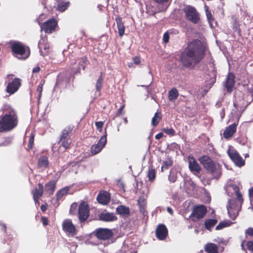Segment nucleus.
Here are the masks:
<instances>
[{
    "label": "nucleus",
    "instance_id": "obj_12",
    "mask_svg": "<svg viewBox=\"0 0 253 253\" xmlns=\"http://www.w3.org/2000/svg\"><path fill=\"white\" fill-rule=\"evenodd\" d=\"M107 142V132L105 131L104 134L100 138L97 144L92 146L91 151L93 154H96L100 152L105 146Z\"/></svg>",
    "mask_w": 253,
    "mask_h": 253
},
{
    "label": "nucleus",
    "instance_id": "obj_13",
    "mask_svg": "<svg viewBox=\"0 0 253 253\" xmlns=\"http://www.w3.org/2000/svg\"><path fill=\"white\" fill-rule=\"evenodd\" d=\"M95 235L99 239L106 240L111 238L113 233L109 229L100 228L96 230Z\"/></svg>",
    "mask_w": 253,
    "mask_h": 253
},
{
    "label": "nucleus",
    "instance_id": "obj_11",
    "mask_svg": "<svg viewBox=\"0 0 253 253\" xmlns=\"http://www.w3.org/2000/svg\"><path fill=\"white\" fill-rule=\"evenodd\" d=\"M78 211L80 220L81 222L85 221L89 216V209L88 205L85 202L81 203Z\"/></svg>",
    "mask_w": 253,
    "mask_h": 253
},
{
    "label": "nucleus",
    "instance_id": "obj_31",
    "mask_svg": "<svg viewBox=\"0 0 253 253\" xmlns=\"http://www.w3.org/2000/svg\"><path fill=\"white\" fill-rule=\"evenodd\" d=\"M205 250L208 253H218L217 246L213 243H208L205 247Z\"/></svg>",
    "mask_w": 253,
    "mask_h": 253
},
{
    "label": "nucleus",
    "instance_id": "obj_42",
    "mask_svg": "<svg viewBox=\"0 0 253 253\" xmlns=\"http://www.w3.org/2000/svg\"><path fill=\"white\" fill-rule=\"evenodd\" d=\"M168 178L170 182H175L177 179L176 172L175 171H170Z\"/></svg>",
    "mask_w": 253,
    "mask_h": 253
},
{
    "label": "nucleus",
    "instance_id": "obj_17",
    "mask_svg": "<svg viewBox=\"0 0 253 253\" xmlns=\"http://www.w3.org/2000/svg\"><path fill=\"white\" fill-rule=\"evenodd\" d=\"M168 231L164 224H159L156 229V235L160 240H165L168 236Z\"/></svg>",
    "mask_w": 253,
    "mask_h": 253
},
{
    "label": "nucleus",
    "instance_id": "obj_6",
    "mask_svg": "<svg viewBox=\"0 0 253 253\" xmlns=\"http://www.w3.org/2000/svg\"><path fill=\"white\" fill-rule=\"evenodd\" d=\"M87 64L86 58L83 57L77 60L74 59L71 60V73L76 74L80 73L81 68L84 69Z\"/></svg>",
    "mask_w": 253,
    "mask_h": 253
},
{
    "label": "nucleus",
    "instance_id": "obj_19",
    "mask_svg": "<svg viewBox=\"0 0 253 253\" xmlns=\"http://www.w3.org/2000/svg\"><path fill=\"white\" fill-rule=\"evenodd\" d=\"M99 219L105 222H112L116 220L117 217L113 213L104 212L99 215Z\"/></svg>",
    "mask_w": 253,
    "mask_h": 253
},
{
    "label": "nucleus",
    "instance_id": "obj_36",
    "mask_svg": "<svg viewBox=\"0 0 253 253\" xmlns=\"http://www.w3.org/2000/svg\"><path fill=\"white\" fill-rule=\"evenodd\" d=\"M69 189L70 188L69 187H65L59 190L56 194L57 200H59L62 197L66 195L69 192Z\"/></svg>",
    "mask_w": 253,
    "mask_h": 253
},
{
    "label": "nucleus",
    "instance_id": "obj_9",
    "mask_svg": "<svg viewBox=\"0 0 253 253\" xmlns=\"http://www.w3.org/2000/svg\"><path fill=\"white\" fill-rule=\"evenodd\" d=\"M228 154L233 162L238 166L241 167L244 165V161L239 155L237 151L230 147L227 151Z\"/></svg>",
    "mask_w": 253,
    "mask_h": 253
},
{
    "label": "nucleus",
    "instance_id": "obj_56",
    "mask_svg": "<svg viewBox=\"0 0 253 253\" xmlns=\"http://www.w3.org/2000/svg\"><path fill=\"white\" fill-rule=\"evenodd\" d=\"M124 107H125V105H122L119 108V109H118V112H117V115H121V114H123V110L124 109Z\"/></svg>",
    "mask_w": 253,
    "mask_h": 253
},
{
    "label": "nucleus",
    "instance_id": "obj_24",
    "mask_svg": "<svg viewBox=\"0 0 253 253\" xmlns=\"http://www.w3.org/2000/svg\"><path fill=\"white\" fill-rule=\"evenodd\" d=\"M235 77L232 73H229L227 78L225 87L228 92H231L235 84Z\"/></svg>",
    "mask_w": 253,
    "mask_h": 253
},
{
    "label": "nucleus",
    "instance_id": "obj_29",
    "mask_svg": "<svg viewBox=\"0 0 253 253\" xmlns=\"http://www.w3.org/2000/svg\"><path fill=\"white\" fill-rule=\"evenodd\" d=\"M117 212L122 216H127L129 214V209L123 205L118 206L116 209Z\"/></svg>",
    "mask_w": 253,
    "mask_h": 253
},
{
    "label": "nucleus",
    "instance_id": "obj_35",
    "mask_svg": "<svg viewBox=\"0 0 253 253\" xmlns=\"http://www.w3.org/2000/svg\"><path fill=\"white\" fill-rule=\"evenodd\" d=\"M205 9L206 11V16L211 27H213V22H214V18L212 15L211 12L209 10V7L207 5H205Z\"/></svg>",
    "mask_w": 253,
    "mask_h": 253
},
{
    "label": "nucleus",
    "instance_id": "obj_1",
    "mask_svg": "<svg viewBox=\"0 0 253 253\" xmlns=\"http://www.w3.org/2000/svg\"><path fill=\"white\" fill-rule=\"evenodd\" d=\"M205 47L200 41L195 40L189 42L187 47L180 55V62L182 65L188 68H193L203 59Z\"/></svg>",
    "mask_w": 253,
    "mask_h": 253
},
{
    "label": "nucleus",
    "instance_id": "obj_54",
    "mask_svg": "<svg viewBox=\"0 0 253 253\" xmlns=\"http://www.w3.org/2000/svg\"><path fill=\"white\" fill-rule=\"evenodd\" d=\"M142 86H145L147 88V91L148 94L152 95L153 90L152 88L149 87V85H142Z\"/></svg>",
    "mask_w": 253,
    "mask_h": 253
},
{
    "label": "nucleus",
    "instance_id": "obj_53",
    "mask_svg": "<svg viewBox=\"0 0 253 253\" xmlns=\"http://www.w3.org/2000/svg\"><path fill=\"white\" fill-rule=\"evenodd\" d=\"M247 248L249 250L253 252V241L247 243Z\"/></svg>",
    "mask_w": 253,
    "mask_h": 253
},
{
    "label": "nucleus",
    "instance_id": "obj_41",
    "mask_svg": "<svg viewBox=\"0 0 253 253\" xmlns=\"http://www.w3.org/2000/svg\"><path fill=\"white\" fill-rule=\"evenodd\" d=\"M147 176L150 181H153L156 177V172L154 169H149Z\"/></svg>",
    "mask_w": 253,
    "mask_h": 253
},
{
    "label": "nucleus",
    "instance_id": "obj_63",
    "mask_svg": "<svg viewBox=\"0 0 253 253\" xmlns=\"http://www.w3.org/2000/svg\"><path fill=\"white\" fill-rule=\"evenodd\" d=\"M167 211L171 215L173 214V211L170 207L167 208Z\"/></svg>",
    "mask_w": 253,
    "mask_h": 253
},
{
    "label": "nucleus",
    "instance_id": "obj_30",
    "mask_svg": "<svg viewBox=\"0 0 253 253\" xmlns=\"http://www.w3.org/2000/svg\"><path fill=\"white\" fill-rule=\"evenodd\" d=\"M179 95V93L176 88H172L169 91V99L171 102H174Z\"/></svg>",
    "mask_w": 253,
    "mask_h": 253
},
{
    "label": "nucleus",
    "instance_id": "obj_44",
    "mask_svg": "<svg viewBox=\"0 0 253 253\" xmlns=\"http://www.w3.org/2000/svg\"><path fill=\"white\" fill-rule=\"evenodd\" d=\"M161 120V117L157 113H156L152 120V125L153 126H157Z\"/></svg>",
    "mask_w": 253,
    "mask_h": 253
},
{
    "label": "nucleus",
    "instance_id": "obj_27",
    "mask_svg": "<svg viewBox=\"0 0 253 253\" xmlns=\"http://www.w3.org/2000/svg\"><path fill=\"white\" fill-rule=\"evenodd\" d=\"M116 21L117 25L119 35L121 37H122L124 35L125 27L122 22V18L120 17H117L116 18Z\"/></svg>",
    "mask_w": 253,
    "mask_h": 253
},
{
    "label": "nucleus",
    "instance_id": "obj_8",
    "mask_svg": "<svg viewBox=\"0 0 253 253\" xmlns=\"http://www.w3.org/2000/svg\"><path fill=\"white\" fill-rule=\"evenodd\" d=\"M199 161L204 168L213 175L218 172L215 164L208 156H203L199 158Z\"/></svg>",
    "mask_w": 253,
    "mask_h": 253
},
{
    "label": "nucleus",
    "instance_id": "obj_48",
    "mask_svg": "<svg viewBox=\"0 0 253 253\" xmlns=\"http://www.w3.org/2000/svg\"><path fill=\"white\" fill-rule=\"evenodd\" d=\"M42 85H43V84L42 83H41L37 86V92H39V96H38L39 101L40 100V98L41 97V96H42Z\"/></svg>",
    "mask_w": 253,
    "mask_h": 253
},
{
    "label": "nucleus",
    "instance_id": "obj_15",
    "mask_svg": "<svg viewBox=\"0 0 253 253\" xmlns=\"http://www.w3.org/2000/svg\"><path fill=\"white\" fill-rule=\"evenodd\" d=\"M62 228L65 232L72 236H74L77 234L75 226L72 223L71 220L69 219H66L64 220L62 223Z\"/></svg>",
    "mask_w": 253,
    "mask_h": 253
},
{
    "label": "nucleus",
    "instance_id": "obj_20",
    "mask_svg": "<svg viewBox=\"0 0 253 253\" xmlns=\"http://www.w3.org/2000/svg\"><path fill=\"white\" fill-rule=\"evenodd\" d=\"M98 202L102 205H107L110 201V195L109 193L106 191L100 192L97 197Z\"/></svg>",
    "mask_w": 253,
    "mask_h": 253
},
{
    "label": "nucleus",
    "instance_id": "obj_39",
    "mask_svg": "<svg viewBox=\"0 0 253 253\" xmlns=\"http://www.w3.org/2000/svg\"><path fill=\"white\" fill-rule=\"evenodd\" d=\"M137 203L140 207V211H142L146 204V200L145 196L142 195L140 196L137 200Z\"/></svg>",
    "mask_w": 253,
    "mask_h": 253
},
{
    "label": "nucleus",
    "instance_id": "obj_61",
    "mask_svg": "<svg viewBox=\"0 0 253 253\" xmlns=\"http://www.w3.org/2000/svg\"><path fill=\"white\" fill-rule=\"evenodd\" d=\"M40 70V68L39 66L36 67L34 68H33V73H38V72H39Z\"/></svg>",
    "mask_w": 253,
    "mask_h": 253
},
{
    "label": "nucleus",
    "instance_id": "obj_21",
    "mask_svg": "<svg viewBox=\"0 0 253 253\" xmlns=\"http://www.w3.org/2000/svg\"><path fill=\"white\" fill-rule=\"evenodd\" d=\"M156 3L159 7L160 11H166L169 5L170 4L172 0H153Z\"/></svg>",
    "mask_w": 253,
    "mask_h": 253
},
{
    "label": "nucleus",
    "instance_id": "obj_47",
    "mask_svg": "<svg viewBox=\"0 0 253 253\" xmlns=\"http://www.w3.org/2000/svg\"><path fill=\"white\" fill-rule=\"evenodd\" d=\"M233 105L236 109H237L238 111H243L245 109V108H244V107L242 106L240 104H239L236 100L234 102Z\"/></svg>",
    "mask_w": 253,
    "mask_h": 253
},
{
    "label": "nucleus",
    "instance_id": "obj_64",
    "mask_svg": "<svg viewBox=\"0 0 253 253\" xmlns=\"http://www.w3.org/2000/svg\"><path fill=\"white\" fill-rule=\"evenodd\" d=\"M3 228V230L4 231V232L6 231V225L5 224H2V225Z\"/></svg>",
    "mask_w": 253,
    "mask_h": 253
},
{
    "label": "nucleus",
    "instance_id": "obj_45",
    "mask_svg": "<svg viewBox=\"0 0 253 253\" xmlns=\"http://www.w3.org/2000/svg\"><path fill=\"white\" fill-rule=\"evenodd\" d=\"M163 131L165 133L171 136H173L175 134V131L172 128H164Z\"/></svg>",
    "mask_w": 253,
    "mask_h": 253
},
{
    "label": "nucleus",
    "instance_id": "obj_5",
    "mask_svg": "<svg viewBox=\"0 0 253 253\" xmlns=\"http://www.w3.org/2000/svg\"><path fill=\"white\" fill-rule=\"evenodd\" d=\"M13 76L12 74L8 75L5 79V83H7L6 91L10 94L16 92L21 85V79L17 78H13Z\"/></svg>",
    "mask_w": 253,
    "mask_h": 253
},
{
    "label": "nucleus",
    "instance_id": "obj_18",
    "mask_svg": "<svg viewBox=\"0 0 253 253\" xmlns=\"http://www.w3.org/2000/svg\"><path fill=\"white\" fill-rule=\"evenodd\" d=\"M38 47L41 54L42 56L47 54L49 51V44L47 43V38L46 37H41L38 44Z\"/></svg>",
    "mask_w": 253,
    "mask_h": 253
},
{
    "label": "nucleus",
    "instance_id": "obj_60",
    "mask_svg": "<svg viewBox=\"0 0 253 253\" xmlns=\"http://www.w3.org/2000/svg\"><path fill=\"white\" fill-rule=\"evenodd\" d=\"M163 136H164L163 133L162 132H160L156 135L155 138L156 139L158 140V139H160V138H161L162 137H163Z\"/></svg>",
    "mask_w": 253,
    "mask_h": 253
},
{
    "label": "nucleus",
    "instance_id": "obj_25",
    "mask_svg": "<svg viewBox=\"0 0 253 253\" xmlns=\"http://www.w3.org/2000/svg\"><path fill=\"white\" fill-rule=\"evenodd\" d=\"M69 4V1L65 0H56L55 6L58 10L63 12L67 9Z\"/></svg>",
    "mask_w": 253,
    "mask_h": 253
},
{
    "label": "nucleus",
    "instance_id": "obj_34",
    "mask_svg": "<svg viewBox=\"0 0 253 253\" xmlns=\"http://www.w3.org/2000/svg\"><path fill=\"white\" fill-rule=\"evenodd\" d=\"M55 188V182L54 181H51L45 185V190L48 192L49 195L53 193Z\"/></svg>",
    "mask_w": 253,
    "mask_h": 253
},
{
    "label": "nucleus",
    "instance_id": "obj_3",
    "mask_svg": "<svg viewBox=\"0 0 253 253\" xmlns=\"http://www.w3.org/2000/svg\"><path fill=\"white\" fill-rule=\"evenodd\" d=\"M239 191V187L235 184H229L226 187V192L229 197L233 196V194L236 196V199L233 198L228 200L227 206L229 216L232 219H234L238 215L243 202L242 194Z\"/></svg>",
    "mask_w": 253,
    "mask_h": 253
},
{
    "label": "nucleus",
    "instance_id": "obj_37",
    "mask_svg": "<svg viewBox=\"0 0 253 253\" xmlns=\"http://www.w3.org/2000/svg\"><path fill=\"white\" fill-rule=\"evenodd\" d=\"M217 222L216 219H209L205 221V227L207 229L210 230Z\"/></svg>",
    "mask_w": 253,
    "mask_h": 253
},
{
    "label": "nucleus",
    "instance_id": "obj_51",
    "mask_svg": "<svg viewBox=\"0 0 253 253\" xmlns=\"http://www.w3.org/2000/svg\"><path fill=\"white\" fill-rule=\"evenodd\" d=\"M34 136L33 134H31L29 140V144L28 147L29 149H31L33 147V145L34 144Z\"/></svg>",
    "mask_w": 253,
    "mask_h": 253
},
{
    "label": "nucleus",
    "instance_id": "obj_49",
    "mask_svg": "<svg viewBox=\"0 0 253 253\" xmlns=\"http://www.w3.org/2000/svg\"><path fill=\"white\" fill-rule=\"evenodd\" d=\"M12 141V138L11 137H6L5 138L4 141L0 144V146H6L11 143Z\"/></svg>",
    "mask_w": 253,
    "mask_h": 253
},
{
    "label": "nucleus",
    "instance_id": "obj_7",
    "mask_svg": "<svg viewBox=\"0 0 253 253\" xmlns=\"http://www.w3.org/2000/svg\"><path fill=\"white\" fill-rule=\"evenodd\" d=\"M183 11L187 20L194 24L198 23L200 16L195 8L190 5H187L184 8Z\"/></svg>",
    "mask_w": 253,
    "mask_h": 253
},
{
    "label": "nucleus",
    "instance_id": "obj_23",
    "mask_svg": "<svg viewBox=\"0 0 253 253\" xmlns=\"http://www.w3.org/2000/svg\"><path fill=\"white\" fill-rule=\"evenodd\" d=\"M39 189L36 188L32 191L33 198L36 204L38 203V200L41 197L43 194V185L41 183L38 184Z\"/></svg>",
    "mask_w": 253,
    "mask_h": 253
},
{
    "label": "nucleus",
    "instance_id": "obj_33",
    "mask_svg": "<svg viewBox=\"0 0 253 253\" xmlns=\"http://www.w3.org/2000/svg\"><path fill=\"white\" fill-rule=\"evenodd\" d=\"M48 161L47 157L45 156H41L38 161V166L42 168H46L48 166Z\"/></svg>",
    "mask_w": 253,
    "mask_h": 253
},
{
    "label": "nucleus",
    "instance_id": "obj_16",
    "mask_svg": "<svg viewBox=\"0 0 253 253\" xmlns=\"http://www.w3.org/2000/svg\"><path fill=\"white\" fill-rule=\"evenodd\" d=\"M188 167L190 171L195 175L199 173L201 170L200 166L195 159L192 157L188 158Z\"/></svg>",
    "mask_w": 253,
    "mask_h": 253
},
{
    "label": "nucleus",
    "instance_id": "obj_22",
    "mask_svg": "<svg viewBox=\"0 0 253 253\" xmlns=\"http://www.w3.org/2000/svg\"><path fill=\"white\" fill-rule=\"evenodd\" d=\"M237 125L233 123L228 126L223 132L224 137L227 139L231 137L236 132Z\"/></svg>",
    "mask_w": 253,
    "mask_h": 253
},
{
    "label": "nucleus",
    "instance_id": "obj_28",
    "mask_svg": "<svg viewBox=\"0 0 253 253\" xmlns=\"http://www.w3.org/2000/svg\"><path fill=\"white\" fill-rule=\"evenodd\" d=\"M73 126H71L66 127L63 130L61 135V140L70 139V134L73 130Z\"/></svg>",
    "mask_w": 253,
    "mask_h": 253
},
{
    "label": "nucleus",
    "instance_id": "obj_4",
    "mask_svg": "<svg viewBox=\"0 0 253 253\" xmlns=\"http://www.w3.org/2000/svg\"><path fill=\"white\" fill-rule=\"evenodd\" d=\"M11 47L13 55L19 59H26L30 55L29 48L20 42H13Z\"/></svg>",
    "mask_w": 253,
    "mask_h": 253
},
{
    "label": "nucleus",
    "instance_id": "obj_57",
    "mask_svg": "<svg viewBox=\"0 0 253 253\" xmlns=\"http://www.w3.org/2000/svg\"><path fill=\"white\" fill-rule=\"evenodd\" d=\"M246 233L248 234L249 235L253 236V228H249L247 230Z\"/></svg>",
    "mask_w": 253,
    "mask_h": 253
},
{
    "label": "nucleus",
    "instance_id": "obj_38",
    "mask_svg": "<svg viewBox=\"0 0 253 253\" xmlns=\"http://www.w3.org/2000/svg\"><path fill=\"white\" fill-rule=\"evenodd\" d=\"M103 78L102 76V73H101V75L99 78L98 79L96 85H95V88H96V93L97 92L98 93V94H100V91L101 88L102 87L103 84Z\"/></svg>",
    "mask_w": 253,
    "mask_h": 253
},
{
    "label": "nucleus",
    "instance_id": "obj_10",
    "mask_svg": "<svg viewBox=\"0 0 253 253\" xmlns=\"http://www.w3.org/2000/svg\"><path fill=\"white\" fill-rule=\"evenodd\" d=\"M57 26V21L54 19H50L41 25V28L46 33H51L55 31Z\"/></svg>",
    "mask_w": 253,
    "mask_h": 253
},
{
    "label": "nucleus",
    "instance_id": "obj_32",
    "mask_svg": "<svg viewBox=\"0 0 253 253\" xmlns=\"http://www.w3.org/2000/svg\"><path fill=\"white\" fill-rule=\"evenodd\" d=\"M172 165V161L171 158L169 156H167L164 160L161 167V170L163 171L164 169H169Z\"/></svg>",
    "mask_w": 253,
    "mask_h": 253
},
{
    "label": "nucleus",
    "instance_id": "obj_26",
    "mask_svg": "<svg viewBox=\"0 0 253 253\" xmlns=\"http://www.w3.org/2000/svg\"><path fill=\"white\" fill-rule=\"evenodd\" d=\"M184 187L187 193L191 194L195 191L196 186L193 181L191 180H186L184 181Z\"/></svg>",
    "mask_w": 253,
    "mask_h": 253
},
{
    "label": "nucleus",
    "instance_id": "obj_59",
    "mask_svg": "<svg viewBox=\"0 0 253 253\" xmlns=\"http://www.w3.org/2000/svg\"><path fill=\"white\" fill-rule=\"evenodd\" d=\"M133 62L136 64H138L140 62V60L139 57H134L133 58Z\"/></svg>",
    "mask_w": 253,
    "mask_h": 253
},
{
    "label": "nucleus",
    "instance_id": "obj_2",
    "mask_svg": "<svg viewBox=\"0 0 253 253\" xmlns=\"http://www.w3.org/2000/svg\"><path fill=\"white\" fill-rule=\"evenodd\" d=\"M0 132L10 131L18 124L16 111L10 105L5 104L0 109Z\"/></svg>",
    "mask_w": 253,
    "mask_h": 253
},
{
    "label": "nucleus",
    "instance_id": "obj_55",
    "mask_svg": "<svg viewBox=\"0 0 253 253\" xmlns=\"http://www.w3.org/2000/svg\"><path fill=\"white\" fill-rule=\"evenodd\" d=\"M41 220L44 226H45L48 224V220L46 217H42Z\"/></svg>",
    "mask_w": 253,
    "mask_h": 253
},
{
    "label": "nucleus",
    "instance_id": "obj_50",
    "mask_svg": "<svg viewBox=\"0 0 253 253\" xmlns=\"http://www.w3.org/2000/svg\"><path fill=\"white\" fill-rule=\"evenodd\" d=\"M95 124L97 128V129L100 132H101L102 130V127L104 125V123L101 121L96 122Z\"/></svg>",
    "mask_w": 253,
    "mask_h": 253
},
{
    "label": "nucleus",
    "instance_id": "obj_43",
    "mask_svg": "<svg viewBox=\"0 0 253 253\" xmlns=\"http://www.w3.org/2000/svg\"><path fill=\"white\" fill-rule=\"evenodd\" d=\"M59 142H61L62 145L63 147L65 148V149H67L70 147V146L71 144V139H63L61 140L60 139Z\"/></svg>",
    "mask_w": 253,
    "mask_h": 253
},
{
    "label": "nucleus",
    "instance_id": "obj_62",
    "mask_svg": "<svg viewBox=\"0 0 253 253\" xmlns=\"http://www.w3.org/2000/svg\"><path fill=\"white\" fill-rule=\"evenodd\" d=\"M46 209H47V207L46 205H42L41 206V209L42 211H45Z\"/></svg>",
    "mask_w": 253,
    "mask_h": 253
},
{
    "label": "nucleus",
    "instance_id": "obj_46",
    "mask_svg": "<svg viewBox=\"0 0 253 253\" xmlns=\"http://www.w3.org/2000/svg\"><path fill=\"white\" fill-rule=\"evenodd\" d=\"M249 194L251 206L249 209H251L253 211V188L249 190Z\"/></svg>",
    "mask_w": 253,
    "mask_h": 253
},
{
    "label": "nucleus",
    "instance_id": "obj_52",
    "mask_svg": "<svg viewBox=\"0 0 253 253\" xmlns=\"http://www.w3.org/2000/svg\"><path fill=\"white\" fill-rule=\"evenodd\" d=\"M169 36L168 33L166 32L164 33L163 35V41L165 43H167L169 42Z\"/></svg>",
    "mask_w": 253,
    "mask_h": 253
},
{
    "label": "nucleus",
    "instance_id": "obj_40",
    "mask_svg": "<svg viewBox=\"0 0 253 253\" xmlns=\"http://www.w3.org/2000/svg\"><path fill=\"white\" fill-rule=\"evenodd\" d=\"M231 223V222L229 221L221 222L216 226L215 229L217 230L222 229L224 227L230 226Z\"/></svg>",
    "mask_w": 253,
    "mask_h": 253
},
{
    "label": "nucleus",
    "instance_id": "obj_58",
    "mask_svg": "<svg viewBox=\"0 0 253 253\" xmlns=\"http://www.w3.org/2000/svg\"><path fill=\"white\" fill-rule=\"evenodd\" d=\"M246 233L248 234L249 235L253 236V228H249L247 230Z\"/></svg>",
    "mask_w": 253,
    "mask_h": 253
},
{
    "label": "nucleus",
    "instance_id": "obj_14",
    "mask_svg": "<svg viewBox=\"0 0 253 253\" xmlns=\"http://www.w3.org/2000/svg\"><path fill=\"white\" fill-rule=\"evenodd\" d=\"M207 212V210L205 206H200L196 207L191 214V216L194 221H197L203 218Z\"/></svg>",
    "mask_w": 253,
    "mask_h": 253
}]
</instances>
